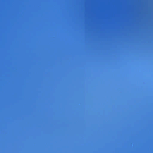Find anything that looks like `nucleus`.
<instances>
[{
  "mask_svg": "<svg viewBox=\"0 0 153 153\" xmlns=\"http://www.w3.org/2000/svg\"><path fill=\"white\" fill-rule=\"evenodd\" d=\"M103 19L104 33L105 26V0H103Z\"/></svg>",
  "mask_w": 153,
  "mask_h": 153,
  "instance_id": "1",
  "label": "nucleus"
},
{
  "mask_svg": "<svg viewBox=\"0 0 153 153\" xmlns=\"http://www.w3.org/2000/svg\"><path fill=\"white\" fill-rule=\"evenodd\" d=\"M105 45H106V43H105Z\"/></svg>",
  "mask_w": 153,
  "mask_h": 153,
  "instance_id": "2",
  "label": "nucleus"
},
{
  "mask_svg": "<svg viewBox=\"0 0 153 153\" xmlns=\"http://www.w3.org/2000/svg\"><path fill=\"white\" fill-rule=\"evenodd\" d=\"M105 45H106V43H105Z\"/></svg>",
  "mask_w": 153,
  "mask_h": 153,
  "instance_id": "3",
  "label": "nucleus"
},
{
  "mask_svg": "<svg viewBox=\"0 0 153 153\" xmlns=\"http://www.w3.org/2000/svg\"><path fill=\"white\" fill-rule=\"evenodd\" d=\"M105 45H106V43H105Z\"/></svg>",
  "mask_w": 153,
  "mask_h": 153,
  "instance_id": "4",
  "label": "nucleus"
},
{
  "mask_svg": "<svg viewBox=\"0 0 153 153\" xmlns=\"http://www.w3.org/2000/svg\"><path fill=\"white\" fill-rule=\"evenodd\" d=\"M105 146H106V143H105Z\"/></svg>",
  "mask_w": 153,
  "mask_h": 153,
  "instance_id": "5",
  "label": "nucleus"
},
{
  "mask_svg": "<svg viewBox=\"0 0 153 153\" xmlns=\"http://www.w3.org/2000/svg\"><path fill=\"white\" fill-rule=\"evenodd\" d=\"M105 146H106V143H105Z\"/></svg>",
  "mask_w": 153,
  "mask_h": 153,
  "instance_id": "6",
  "label": "nucleus"
},
{
  "mask_svg": "<svg viewBox=\"0 0 153 153\" xmlns=\"http://www.w3.org/2000/svg\"><path fill=\"white\" fill-rule=\"evenodd\" d=\"M105 146H106V143H105Z\"/></svg>",
  "mask_w": 153,
  "mask_h": 153,
  "instance_id": "7",
  "label": "nucleus"
},
{
  "mask_svg": "<svg viewBox=\"0 0 153 153\" xmlns=\"http://www.w3.org/2000/svg\"><path fill=\"white\" fill-rule=\"evenodd\" d=\"M105 40H106V39H105Z\"/></svg>",
  "mask_w": 153,
  "mask_h": 153,
  "instance_id": "8",
  "label": "nucleus"
}]
</instances>
